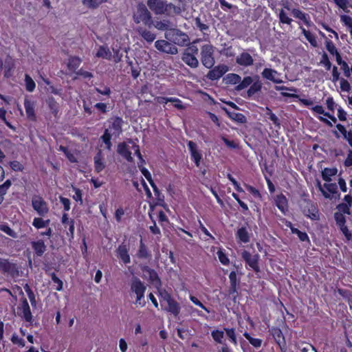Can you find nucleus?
<instances>
[{"label": "nucleus", "mask_w": 352, "mask_h": 352, "mask_svg": "<svg viewBox=\"0 0 352 352\" xmlns=\"http://www.w3.org/2000/svg\"><path fill=\"white\" fill-rule=\"evenodd\" d=\"M164 37L168 41L179 46H188L190 45V38L188 34L177 28H170L164 34Z\"/></svg>", "instance_id": "nucleus-1"}, {"label": "nucleus", "mask_w": 352, "mask_h": 352, "mask_svg": "<svg viewBox=\"0 0 352 352\" xmlns=\"http://www.w3.org/2000/svg\"><path fill=\"white\" fill-rule=\"evenodd\" d=\"M201 61L208 69H212L215 63L214 48L211 45H204L201 47Z\"/></svg>", "instance_id": "nucleus-2"}, {"label": "nucleus", "mask_w": 352, "mask_h": 352, "mask_svg": "<svg viewBox=\"0 0 352 352\" xmlns=\"http://www.w3.org/2000/svg\"><path fill=\"white\" fill-rule=\"evenodd\" d=\"M155 48L163 53L168 54H177L178 49L168 40H157L155 42Z\"/></svg>", "instance_id": "nucleus-3"}, {"label": "nucleus", "mask_w": 352, "mask_h": 352, "mask_svg": "<svg viewBox=\"0 0 352 352\" xmlns=\"http://www.w3.org/2000/svg\"><path fill=\"white\" fill-rule=\"evenodd\" d=\"M137 14L140 19H143V23L151 28L153 25L152 16L150 11L143 3H139L137 6Z\"/></svg>", "instance_id": "nucleus-4"}, {"label": "nucleus", "mask_w": 352, "mask_h": 352, "mask_svg": "<svg viewBox=\"0 0 352 352\" xmlns=\"http://www.w3.org/2000/svg\"><path fill=\"white\" fill-rule=\"evenodd\" d=\"M32 205L40 216H44L49 211L47 203L40 196H34L32 198Z\"/></svg>", "instance_id": "nucleus-5"}, {"label": "nucleus", "mask_w": 352, "mask_h": 352, "mask_svg": "<svg viewBox=\"0 0 352 352\" xmlns=\"http://www.w3.org/2000/svg\"><path fill=\"white\" fill-rule=\"evenodd\" d=\"M243 259L245 263L253 269L256 272H260V268L258 265L259 256L258 254L252 255L249 252L243 250L241 254Z\"/></svg>", "instance_id": "nucleus-6"}, {"label": "nucleus", "mask_w": 352, "mask_h": 352, "mask_svg": "<svg viewBox=\"0 0 352 352\" xmlns=\"http://www.w3.org/2000/svg\"><path fill=\"white\" fill-rule=\"evenodd\" d=\"M229 70L228 66L221 64L214 67L211 70L208 72L206 77L211 80H218L223 76Z\"/></svg>", "instance_id": "nucleus-7"}, {"label": "nucleus", "mask_w": 352, "mask_h": 352, "mask_svg": "<svg viewBox=\"0 0 352 352\" xmlns=\"http://www.w3.org/2000/svg\"><path fill=\"white\" fill-rule=\"evenodd\" d=\"M270 332L282 352H286V342L282 331L278 327H272Z\"/></svg>", "instance_id": "nucleus-8"}, {"label": "nucleus", "mask_w": 352, "mask_h": 352, "mask_svg": "<svg viewBox=\"0 0 352 352\" xmlns=\"http://www.w3.org/2000/svg\"><path fill=\"white\" fill-rule=\"evenodd\" d=\"M236 63L242 67H250L254 65V58L248 51H243L236 56Z\"/></svg>", "instance_id": "nucleus-9"}, {"label": "nucleus", "mask_w": 352, "mask_h": 352, "mask_svg": "<svg viewBox=\"0 0 352 352\" xmlns=\"http://www.w3.org/2000/svg\"><path fill=\"white\" fill-rule=\"evenodd\" d=\"M18 309L22 311L21 313H18V315L23 317L26 322L32 323V315L30 311L28 302L25 298L21 299V305L18 307Z\"/></svg>", "instance_id": "nucleus-10"}, {"label": "nucleus", "mask_w": 352, "mask_h": 352, "mask_svg": "<svg viewBox=\"0 0 352 352\" xmlns=\"http://www.w3.org/2000/svg\"><path fill=\"white\" fill-rule=\"evenodd\" d=\"M147 6L149 9L153 11L155 14L161 15L164 14V4L165 1L163 0H148Z\"/></svg>", "instance_id": "nucleus-11"}, {"label": "nucleus", "mask_w": 352, "mask_h": 352, "mask_svg": "<svg viewBox=\"0 0 352 352\" xmlns=\"http://www.w3.org/2000/svg\"><path fill=\"white\" fill-rule=\"evenodd\" d=\"M141 270L148 274L150 281L155 285H161V280L157 273L147 265H140Z\"/></svg>", "instance_id": "nucleus-12"}, {"label": "nucleus", "mask_w": 352, "mask_h": 352, "mask_svg": "<svg viewBox=\"0 0 352 352\" xmlns=\"http://www.w3.org/2000/svg\"><path fill=\"white\" fill-rule=\"evenodd\" d=\"M188 146L195 165L197 167L199 166L200 161L201 160V154L199 152L197 144L192 141H189L188 142Z\"/></svg>", "instance_id": "nucleus-13"}, {"label": "nucleus", "mask_w": 352, "mask_h": 352, "mask_svg": "<svg viewBox=\"0 0 352 352\" xmlns=\"http://www.w3.org/2000/svg\"><path fill=\"white\" fill-rule=\"evenodd\" d=\"M164 311L170 313L174 316L177 317L181 310V306L174 298L166 302V306L162 308Z\"/></svg>", "instance_id": "nucleus-14"}, {"label": "nucleus", "mask_w": 352, "mask_h": 352, "mask_svg": "<svg viewBox=\"0 0 352 352\" xmlns=\"http://www.w3.org/2000/svg\"><path fill=\"white\" fill-rule=\"evenodd\" d=\"M117 152L128 162H133V158L131 156V152L129 151L126 142H120L118 144Z\"/></svg>", "instance_id": "nucleus-15"}, {"label": "nucleus", "mask_w": 352, "mask_h": 352, "mask_svg": "<svg viewBox=\"0 0 352 352\" xmlns=\"http://www.w3.org/2000/svg\"><path fill=\"white\" fill-rule=\"evenodd\" d=\"M110 120H112V122L111 125L109 126V128L114 130L113 135H115L116 137H118L122 133V126L124 121L120 117L112 118L109 120V121Z\"/></svg>", "instance_id": "nucleus-16"}, {"label": "nucleus", "mask_w": 352, "mask_h": 352, "mask_svg": "<svg viewBox=\"0 0 352 352\" xmlns=\"http://www.w3.org/2000/svg\"><path fill=\"white\" fill-rule=\"evenodd\" d=\"M117 256L120 258L124 264L129 263L131 262L130 256L129 254V248L124 244H121L118 248Z\"/></svg>", "instance_id": "nucleus-17"}, {"label": "nucleus", "mask_w": 352, "mask_h": 352, "mask_svg": "<svg viewBox=\"0 0 352 352\" xmlns=\"http://www.w3.org/2000/svg\"><path fill=\"white\" fill-rule=\"evenodd\" d=\"M182 60L191 68H197L199 66L198 59L192 53L184 52Z\"/></svg>", "instance_id": "nucleus-18"}, {"label": "nucleus", "mask_w": 352, "mask_h": 352, "mask_svg": "<svg viewBox=\"0 0 352 352\" xmlns=\"http://www.w3.org/2000/svg\"><path fill=\"white\" fill-rule=\"evenodd\" d=\"M254 82L252 83L250 87L248 89L247 91V95L248 98H251L256 93L260 91L262 88V82L259 80V76L256 75L254 76Z\"/></svg>", "instance_id": "nucleus-19"}, {"label": "nucleus", "mask_w": 352, "mask_h": 352, "mask_svg": "<svg viewBox=\"0 0 352 352\" xmlns=\"http://www.w3.org/2000/svg\"><path fill=\"white\" fill-rule=\"evenodd\" d=\"M146 286L136 276H133L131 280V289L135 294L140 293H144L146 290Z\"/></svg>", "instance_id": "nucleus-20"}, {"label": "nucleus", "mask_w": 352, "mask_h": 352, "mask_svg": "<svg viewBox=\"0 0 352 352\" xmlns=\"http://www.w3.org/2000/svg\"><path fill=\"white\" fill-rule=\"evenodd\" d=\"M305 201L307 202V207L308 208L307 209L306 207H305V208L303 209V213L312 220H318L319 219V216L318 214V210H316V207L314 205H312L309 201Z\"/></svg>", "instance_id": "nucleus-21"}, {"label": "nucleus", "mask_w": 352, "mask_h": 352, "mask_svg": "<svg viewBox=\"0 0 352 352\" xmlns=\"http://www.w3.org/2000/svg\"><path fill=\"white\" fill-rule=\"evenodd\" d=\"M24 107L25 109L28 118L32 121L36 120V115H35V112H34V102L28 98H25Z\"/></svg>", "instance_id": "nucleus-22"}, {"label": "nucleus", "mask_w": 352, "mask_h": 352, "mask_svg": "<svg viewBox=\"0 0 352 352\" xmlns=\"http://www.w3.org/2000/svg\"><path fill=\"white\" fill-rule=\"evenodd\" d=\"M3 272L10 274L13 278L19 276V269L17 265L10 263L8 261L6 263Z\"/></svg>", "instance_id": "nucleus-23"}, {"label": "nucleus", "mask_w": 352, "mask_h": 352, "mask_svg": "<svg viewBox=\"0 0 352 352\" xmlns=\"http://www.w3.org/2000/svg\"><path fill=\"white\" fill-rule=\"evenodd\" d=\"M32 248L37 256H41L46 250V245L43 240L40 239L31 243Z\"/></svg>", "instance_id": "nucleus-24"}, {"label": "nucleus", "mask_w": 352, "mask_h": 352, "mask_svg": "<svg viewBox=\"0 0 352 352\" xmlns=\"http://www.w3.org/2000/svg\"><path fill=\"white\" fill-rule=\"evenodd\" d=\"M277 74V72L270 68H265L261 73L262 76L269 80L272 81L275 83L282 82L281 80L275 78V75Z\"/></svg>", "instance_id": "nucleus-25"}, {"label": "nucleus", "mask_w": 352, "mask_h": 352, "mask_svg": "<svg viewBox=\"0 0 352 352\" xmlns=\"http://www.w3.org/2000/svg\"><path fill=\"white\" fill-rule=\"evenodd\" d=\"M46 103L51 113L56 117L59 111V104L52 96H50L46 99Z\"/></svg>", "instance_id": "nucleus-26"}, {"label": "nucleus", "mask_w": 352, "mask_h": 352, "mask_svg": "<svg viewBox=\"0 0 352 352\" xmlns=\"http://www.w3.org/2000/svg\"><path fill=\"white\" fill-rule=\"evenodd\" d=\"M138 34L147 42L152 43L156 38V35L142 28H138L137 29Z\"/></svg>", "instance_id": "nucleus-27"}, {"label": "nucleus", "mask_w": 352, "mask_h": 352, "mask_svg": "<svg viewBox=\"0 0 352 352\" xmlns=\"http://www.w3.org/2000/svg\"><path fill=\"white\" fill-rule=\"evenodd\" d=\"M241 80V77L239 74L234 73L228 74L223 78V81H225L227 85H239Z\"/></svg>", "instance_id": "nucleus-28"}, {"label": "nucleus", "mask_w": 352, "mask_h": 352, "mask_svg": "<svg viewBox=\"0 0 352 352\" xmlns=\"http://www.w3.org/2000/svg\"><path fill=\"white\" fill-rule=\"evenodd\" d=\"M254 77H251V76H245L243 78V79L241 80V82L239 83V85H237L234 89L236 91H239L241 90H243L245 88H247L248 87H249L250 85H252V83L254 82Z\"/></svg>", "instance_id": "nucleus-29"}, {"label": "nucleus", "mask_w": 352, "mask_h": 352, "mask_svg": "<svg viewBox=\"0 0 352 352\" xmlns=\"http://www.w3.org/2000/svg\"><path fill=\"white\" fill-rule=\"evenodd\" d=\"M276 204L278 209L283 213L287 210V200L283 195H280L276 197Z\"/></svg>", "instance_id": "nucleus-30"}, {"label": "nucleus", "mask_w": 352, "mask_h": 352, "mask_svg": "<svg viewBox=\"0 0 352 352\" xmlns=\"http://www.w3.org/2000/svg\"><path fill=\"white\" fill-rule=\"evenodd\" d=\"M236 238H238L240 241L246 243L250 241V234L245 227H242L241 228H239L236 234Z\"/></svg>", "instance_id": "nucleus-31"}, {"label": "nucleus", "mask_w": 352, "mask_h": 352, "mask_svg": "<svg viewBox=\"0 0 352 352\" xmlns=\"http://www.w3.org/2000/svg\"><path fill=\"white\" fill-rule=\"evenodd\" d=\"M292 12L294 17L302 20L307 26L311 25V21L308 19L309 16L307 14L296 8L293 9Z\"/></svg>", "instance_id": "nucleus-32"}, {"label": "nucleus", "mask_w": 352, "mask_h": 352, "mask_svg": "<svg viewBox=\"0 0 352 352\" xmlns=\"http://www.w3.org/2000/svg\"><path fill=\"white\" fill-rule=\"evenodd\" d=\"M338 169L336 168H325L322 171V177L323 180L329 182L331 181V177L334 176L337 174Z\"/></svg>", "instance_id": "nucleus-33"}, {"label": "nucleus", "mask_w": 352, "mask_h": 352, "mask_svg": "<svg viewBox=\"0 0 352 352\" xmlns=\"http://www.w3.org/2000/svg\"><path fill=\"white\" fill-rule=\"evenodd\" d=\"M95 170L100 173L104 168V164L102 162V151L100 150L94 157Z\"/></svg>", "instance_id": "nucleus-34"}, {"label": "nucleus", "mask_w": 352, "mask_h": 352, "mask_svg": "<svg viewBox=\"0 0 352 352\" xmlns=\"http://www.w3.org/2000/svg\"><path fill=\"white\" fill-rule=\"evenodd\" d=\"M96 56L110 60L111 58V52L107 47L100 46L96 54Z\"/></svg>", "instance_id": "nucleus-35"}, {"label": "nucleus", "mask_w": 352, "mask_h": 352, "mask_svg": "<svg viewBox=\"0 0 352 352\" xmlns=\"http://www.w3.org/2000/svg\"><path fill=\"white\" fill-rule=\"evenodd\" d=\"M113 134H111L109 129H106L104 131V134L100 137V140L105 144L106 148L109 151H111L112 144L111 142V136Z\"/></svg>", "instance_id": "nucleus-36"}, {"label": "nucleus", "mask_w": 352, "mask_h": 352, "mask_svg": "<svg viewBox=\"0 0 352 352\" xmlns=\"http://www.w3.org/2000/svg\"><path fill=\"white\" fill-rule=\"evenodd\" d=\"M137 256L140 258H147L151 257V254L148 253V250L142 240L140 241L139 250L137 252Z\"/></svg>", "instance_id": "nucleus-37"}, {"label": "nucleus", "mask_w": 352, "mask_h": 352, "mask_svg": "<svg viewBox=\"0 0 352 352\" xmlns=\"http://www.w3.org/2000/svg\"><path fill=\"white\" fill-rule=\"evenodd\" d=\"M164 9H166V10H164V14L167 16L170 15L171 10H173L175 14H179L181 12V9L179 7L175 6L172 3H167L166 1H165Z\"/></svg>", "instance_id": "nucleus-38"}, {"label": "nucleus", "mask_w": 352, "mask_h": 352, "mask_svg": "<svg viewBox=\"0 0 352 352\" xmlns=\"http://www.w3.org/2000/svg\"><path fill=\"white\" fill-rule=\"evenodd\" d=\"M106 1L107 0H82L84 6L91 9L97 8L100 5Z\"/></svg>", "instance_id": "nucleus-39"}, {"label": "nucleus", "mask_w": 352, "mask_h": 352, "mask_svg": "<svg viewBox=\"0 0 352 352\" xmlns=\"http://www.w3.org/2000/svg\"><path fill=\"white\" fill-rule=\"evenodd\" d=\"M300 29L302 30V33L304 34V36H305L307 40L310 43V44L313 47H317L318 43L314 35H313L309 31L306 30L302 27H300Z\"/></svg>", "instance_id": "nucleus-40"}, {"label": "nucleus", "mask_w": 352, "mask_h": 352, "mask_svg": "<svg viewBox=\"0 0 352 352\" xmlns=\"http://www.w3.org/2000/svg\"><path fill=\"white\" fill-rule=\"evenodd\" d=\"M170 21L169 20L163 19L160 21H156V23L154 24V26L155 28H157L159 30H167L168 31L170 26Z\"/></svg>", "instance_id": "nucleus-41"}, {"label": "nucleus", "mask_w": 352, "mask_h": 352, "mask_svg": "<svg viewBox=\"0 0 352 352\" xmlns=\"http://www.w3.org/2000/svg\"><path fill=\"white\" fill-rule=\"evenodd\" d=\"M81 63V59L79 57L74 56L71 57L69 59V63L67 64V67L69 70L75 71L79 66Z\"/></svg>", "instance_id": "nucleus-42"}, {"label": "nucleus", "mask_w": 352, "mask_h": 352, "mask_svg": "<svg viewBox=\"0 0 352 352\" xmlns=\"http://www.w3.org/2000/svg\"><path fill=\"white\" fill-rule=\"evenodd\" d=\"M230 118L241 124H245L247 122L246 117L240 113L232 112L231 115H230Z\"/></svg>", "instance_id": "nucleus-43"}, {"label": "nucleus", "mask_w": 352, "mask_h": 352, "mask_svg": "<svg viewBox=\"0 0 352 352\" xmlns=\"http://www.w3.org/2000/svg\"><path fill=\"white\" fill-rule=\"evenodd\" d=\"M289 225H290V228H291V230H292V232L293 234H296L299 238V239L301 241H309V237H308V235L307 234L306 232H301L300 230H299L297 228H293L292 226V223L289 222Z\"/></svg>", "instance_id": "nucleus-44"}, {"label": "nucleus", "mask_w": 352, "mask_h": 352, "mask_svg": "<svg viewBox=\"0 0 352 352\" xmlns=\"http://www.w3.org/2000/svg\"><path fill=\"white\" fill-rule=\"evenodd\" d=\"M244 337L250 342V343L256 348H259L262 344V340L258 338H254L250 335L245 332L243 334Z\"/></svg>", "instance_id": "nucleus-45"}, {"label": "nucleus", "mask_w": 352, "mask_h": 352, "mask_svg": "<svg viewBox=\"0 0 352 352\" xmlns=\"http://www.w3.org/2000/svg\"><path fill=\"white\" fill-rule=\"evenodd\" d=\"M25 82L27 91L32 92L34 90L36 86L35 82L28 74L25 75Z\"/></svg>", "instance_id": "nucleus-46"}, {"label": "nucleus", "mask_w": 352, "mask_h": 352, "mask_svg": "<svg viewBox=\"0 0 352 352\" xmlns=\"http://www.w3.org/2000/svg\"><path fill=\"white\" fill-rule=\"evenodd\" d=\"M334 219L338 227H343L346 223V218L341 212H335Z\"/></svg>", "instance_id": "nucleus-47"}, {"label": "nucleus", "mask_w": 352, "mask_h": 352, "mask_svg": "<svg viewBox=\"0 0 352 352\" xmlns=\"http://www.w3.org/2000/svg\"><path fill=\"white\" fill-rule=\"evenodd\" d=\"M212 338L218 343L222 344V339L224 337V333L222 331L214 330L212 331Z\"/></svg>", "instance_id": "nucleus-48"}, {"label": "nucleus", "mask_w": 352, "mask_h": 352, "mask_svg": "<svg viewBox=\"0 0 352 352\" xmlns=\"http://www.w3.org/2000/svg\"><path fill=\"white\" fill-rule=\"evenodd\" d=\"M278 16L280 23L290 25L292 21V19L287 15V14L283 9L280 10Z\"/></svg>", "instance_id": "nucleus-49"}, {"label": "nucleus", "mask_w": 352, "mask_h": 352, "mask_svg": "<svg viewBox=\"0 0 352 352\" xmlns=\"http://www.w3.org/2000/svg\"><path fill=\"white\" fill-rule=\"evenodd\" d=\"M325 45L327 50L331 54L334 55L338 52L333 42L327 38L325 41Z\"/></svg>", "instance_id": "nucleus-50"}, {"label": "nucleus", "mask_w": 352, "mask_h": 352, "mask_svg": "<svg viewBox=\"0 0 352 352\" xmlns=\"http://www.w3.org/2000/svg\"><path fill=\"white\" fill-rule=\"evenodd\" d=\"M350 208H351V206H349L344 203L339 204L336 206V208L338 210V212H341L342 214H351Z\"/></svg>", "instance_id": "nucleus-51"}, {"label": "nucleus", "mask_w": 352, "mask_h": 352, "mask_svg": "<svg viewBox=\"0 0 352 352\" xmlns=\"http://www.w3.org/2000/svg\"><path fill=\"white\" fill-rule=\"evenodd\" d=\"M0 230L13 238L17 237V234L8 225H0Z\"/></svg>", "instance_id": "nucleus-52"}, {"label": "nucleus", "mask_w": 352, "mask_h": 352, "mask_svg": "<svg viewBox=\"0 0 352 352\" xmlns=\"http://www.w3.org/2000/svg\"><path fill=\"white\" fill-rule=\"evenodd\" d=\"M224 330L226 331L227 336L231 340V341L234 344H237L236 338L235 335V330L234 329H228L225 328Z\"/></svg>", "instance_id": "nucleus-53"}, {"label": "nucleus", "mask_w": 352, "mask_h": 352, "mask_svg": "<svg viewBox=\"0 0 352 352\" xmlns=\"http://www.w3.org/2000/svg\"><path fill=\"white\" fill-rule=\"evenodd\" d=\"M150 184H151V186H152V188L153 189L155 195L156 196V199L159 201H164V195H162V193L160 192V190L158 189V188L155 185V182H152L151 183H150Z\"/></svg>", "instance_id": "nucleus-54"}, {"label": "nucleus", "mask_w": 352, "mask_h": 352, "mask_svg": "<svg viewBox=\"0 0 352 352\" xmlns=\"http://www.w3.org/2000/svg\"><path fill=\"white\" fill-rule=\"evenodd\" d=\"M320 63L324 65L327 70H329L331 67V63L329 59L328 55L326 52H324L322 55V59Z\"/></svg>", "instance_id": "nucleus-55"}, {"label": "nucleus", "mask_w": 352, "mask_h": 352, "mask_svg": "<svg viewBox=\"0 0 352 352\" xmlns=\"http://www.w3.org/2000/svg\"><path fill=\"white\" fill-rule=\"evenodd\" d=\"M334 3L344 12H349V11L346 9L349 4L348 0H333Z\"/></svg>", "instance_id": "nucleus-56"}, {"label": "nucleus", "mask_w": 352, "mask_h": 352, "mask_svg": "<svg viewBox=\"0 0 352 352\" xmlns=\"http://www.w3.org/2000/svg\"><path fill=\"white\" fill-rule=\"evenodd\" d=\"M138 167L140 168V171L142 172L143 175L146 177V179L148 181L149 183L153 182L151 173L146 168L142 166V164H138Z\"/></svg>", "instance_id": "nucleus-57"}, {"label": "nucleus", "mask_w": 352, "mask_h": 352, "mask_svg": "<svg viewBox=\"0 0 352 352\" xmlns=\"http://www.w3.org/2000/svg\"><path fill=\"white\" fill-rule=\"evenodd\" d=\"M225 47L221 50L220 53L226 56V57H233L234 53L232 52V46L226 47V44H224Z\"/></svg>", "instance_id": "nucleus-58"}, {"label": "nucleus", "mask_w": 352, "mask_h": 352, "mask_svg": "<svg viewBox=\"0 0 352 352\" xmlns=\"http://www.w3.org/2000/svg\"><path fill=\"white\" fill-rule=\"evenodd\" d=\"M10 168L14 171H22L23 169V165L18 161H12L10 162Z\"/></svg>", "instance_id": "nucleus-59"}, {"label": "nucleus", "mask_w": 352, "mask_h": 352, "mask_svg": "<svg viewBox=\"0 0 352 352\" xmlns=\"http://www.w3.org/2000/svg\"><path fill=\"white\" fill-rule=\"evenodd\" d=\"M340 89L343 91H349L351 89V85L349 82L344 78H340Z\"/></svg>", "instance_id": "nucleus-60"}, {"label": "nucleus", "mask_w": 352, "mask_h": 352, "mask_svg": "<svg viewBox=\"0 0 352 352\" xmlns=\"http://www.w3.org/2000/svg\"><path fill=\"white\" fill-rule=\"evenodd\" d=\"M195 25L202 32L208 30L209 27L208 25L203 23L199 17L195 18Z\"/></svg>", "instance_id": "nucleus-61"}, {"label": "nucleus", "mask_w": 352, "mask_h": 352, "mask_svg": "<svg viewBox=\"0 0 352 352\" xmlns=\"http://www.w3.org/2000/svg\"><path fill=\"white\" fill-rule=\"evenodd\" d=\"M32 225L37 229L45 228L44 220L42 218H34L32 222Z\"/></svg>", "instance_id": "nucleus-62"}, {"label": "nucleus", "mask_w": 352, "mask_h": 352, "mask_svg": "<svg viewBox=\"0 0 352 352\" xmlns=\"http://www.w3.org/2000/svg\"><path fill=\"white\" fill-rule=\"evenodd\" d=\"M341 21L344 23L345 25L348 26L352 30V19L348 15H341Z\"/></svg>", "instance_id": "nucleus-63"}, {"label": "nucleus", "mask_w": 352, "mask_h": 352, "mask_svg": "<svg viewBox=\"0 0 352 352\" xmlns=\"http://www.w3.org/2000/svg\"><path fill=\"white\" fill-rule=\"evenodd\" d=\"M160 295L164 302L166 303L172 300L173 298L171 295L166 290L160 292Z\"/></svg>", "instance_id": "nucleus-64"}]
</instances>
